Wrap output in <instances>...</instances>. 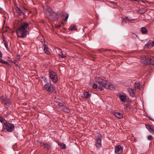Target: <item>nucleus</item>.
<instances>
[{"label":"nucleus","mask_w":154,"mask_h":154,"mask_svg":"<svg viewBox=\"0 0 154 154\" xmlns=\"http://www.w3.org/2000/svg\"><path fill=\"white\" fill-rule=\"evenodd\" d=\"M44 51L45 52V53L47 54H50V51L49 50L48 47V46L46 45L45 44L44 45Z\"/></svg>","instance_id":"nucleus-22"},{"label":"nucleus","mask_w":154,"mask_h":154,"mask_svg":"<svg viewBox=\"0 0 154 154\" xmlns=\"http://www.w3.org/2000/svg\"><path fill=\"white\" fill-rule=\"evenodd\" d=\"M91 97V94L88 92H85L84 93L83 96L82 97L85 99L89 98Z\"/></svg>","instance_id":"nucleus-20"},{"label":"nucleus","mask_w":154,"mask_h":154,"mask_svg":"<svg viewBox=\"0 0 154 154\" xmlns=\"http://www.w3.org/2000/svg\"><path fill=\"white\" fill-rule=\"evenodd\" d=\"M39 143L41 144L42 146H44V148L46 149L47 150H48L50 149L51 147V144L50 143H45L42 142H40Z\"/></svg>","instance_id":"nucleus-16"},{"label":"nucleus","mask_w":154,"mask_h":154,"mask_svg":"<svg viewBox=\"0 0 154 154\" xmlns=\"http://www.w3.org/2000/svg\"><path fill=\"white\" fill-rule=\"evenodd\" d=\"M120 100L122 102H125L126 100V97L124 95H120Z\"/></svg>","instance_id":"nucleus-26"},{"label":"nucleus","mask_w":154,"mask_h":154,"mask_svg":"<svg viewBox=\"0 0 154 154\" xmlns=\"http://www.w3.org/2000/svg\"><path fill=\"white\" fill-rule=\"evenodd\" d=\"M57 108L59 111L63 110V111L67 113H69L70 112V110L68 108L63 105L62 103H58Z\"/></svg>","instance_id":"nucleus-4"},{"label":"nucleus","mask_w":154,"mask_h":154,"mask_svg":"<svg viewBox=\"0 0 154 154\" xmlns=\"http://www.w3.org/2000/svg\"><path fill=\"white\" fill-rule=\"evenodd\" d=\"M96 81L99 85L101 86L102 87H105L104 85L106 82V81L104 80L100 77H97L96 78Z\"/></svg>","instance_id":"nucleus-9"},{"label":"nucleus","mask_w":154,"mask_h":154,"mask_svg":"<svg viewBox=\"0 0 154 154\" xmlns=\"http://www.w3.org/2000/svg\"><path fill=\"white\" fill-rule=\"evenodd\" d=\"M150 45V44L149 43V42H148L146 44V45H145V46L144 47L145 48H148L149 46V45Z\"/></svg>","instance_id":"nucleus-35"},{"label":"nucleus","mask_w":154,"mask_h":154,"mask_svg":"<svg viewBox=\"0 0 154 154\" xmlns=\"http://www.w3.org/2000/svg\"><path fill=\"white\" fill-rule=\"evenodd\" d=\"M146 63V64L153 65L154 64V57L153 56L148 57Z\"/></svg>","instance_id":"nucleus-11"},{"label":"nucleus","mask_w":154,"mask_h":154,"mask_svg":"<svg viewBox=\"0 0 154 154\" xmlns=\"http://www.w3.org/2000/svg\"><path fill=\"white\" fill-rule=\"evenodd\" d=\"M123 151V148L121 146H118L115 147V152L117 154H120Z\"/></svg>","instance_id":"nucleus-10"},{"label":"nucleus","mask_w":154,"mask_h":154,"mask_svg":"<svg viewBox=\"0 0 154 154\" xmlns=\"http://www.w3.org/2000/svg\"><path fill=\"white\" fill-rule=\"evenodd\" d=\"M16 10L17 12L20 15H24L25 14L24 12V10H25L23 8H20L17 7L16 8Z\"/></svg>","instance_id":"nucleus-14"},{"label":"nucleus","mask_w":154,"mask_h":154,"mask_svg":"<svg viewBox=\"0 0 154 154\" xmlns=\"http://www.w3.org/2000/svg\"><path fill=\"white\" fill-rule=\"evenodd\" d=\"M101 141L102 138L101 137H99L96 140V145L97 148L99 149L102 147Z\"/></svg>","instance_id":"nucleus-13"},{"label":"nucleus","mask_w":154,"mask_h":154,"mask_svg":"<svg viewBox=\"0 0 154 154\" xmlns=\"http://www.w3.org/2000/svg\"><path fill=\"white\" fill-rule=\"evenodd\" d=\"M148 57V56H146L144 55L141 56L140 57V60L141 62L146 64V62H147Z\"/></svg>","instance_id":"nucleus-18"},{"label":"nucleus","mask_w":154,"mask_h":154,"mask_svg":"<svg viewBox=\"0 0 154 154\" xmlns=\"http://www.w3.org/2000/svg\"><path fill=\"white\" fill-rule=\"evenodd\" d=\"M30 23L26 22L21 23L20 26L16 31L18 37L21 38L25 37L28 34V29H29Z\"/></svg>","instance_id":"nucleus-1"},{"label":"nucleus","mask_w":154,"mask_h":154,"mask_svg":"<svg viewBox=\"0 0 154 154\" xmlns=\"http://www.w3.org/2000/svg\"><path fill=\"white\" fill-rule=\"evenodd\" d=\"M70 30H76L77 29L76 26L75 25H71L70 26L69 28Z\"/></svg>","instance_id":"nucleus-25"},{"label":"nucleus","mask_w":154,"mask_h":154,"mask_svg":"<svg viewBox=\"0 0 154 154\" xmlns=\"http://www.w3.org/2000/svg\"><path fill=\"white\" fill-rule=\"evenodd\" d=\"M99 51H100V52H102V51H104V50L103 49H100L99 50Z\"/></svg>","instance_id":"nucleus-38"},{"label":"nucleus","mask_w":154,"mask_h":154,"mask_svg":"<svg viewBox=\"0 0 154 154\" xmlns=\"http://www.w3.org/2000/svg\"><path fill=\"white\" fill-rule=\"evenodd\" d=\"M58 145L61 147L62 149H65L66 148V145L63 143H58Z\"/></svg>","instance_id":"nucleus-24"},{"label":"nucleus","mask_w":154,"mask_h":154,"mask_svg":"<svg viewBox=\"0 0 154 154\" xmlns=\"http://www.w3.org/2000/svg\"><path fill=\"white\" fill-rule=\"evenodd\" d=\"M20 59V56L19 55V56H18L15 59V61H17L19 60Z\"/></svg>","instance_id":"nucleus-34"},{"label":"nucleus","mask_w":154,"mask_h":154,"mask_svg":"<svg viewBox=\"0 0 154 154\" xmlns=\"http://www.w3.org/2000/svg\"><path fill=\"white\" fill-rule=\"evenodd\" d=\"M2 9L0 7V11H2Z\"/></svg>","instance_id":"nucleus-41"},{"label":"nucleus","mask_w":154,"mask_h":154,"mask_svg":"<svg viewBox=\"0 0 154 154\" xmlns=\"http://www.w3.org/2000/svg\"><path fill=\"white\" fill-rule=\"evenodd\" d=\"M105 87H103V89L104 88H109L111 90H114L115 89V87L112 84H109L106 81V82L104 85Z\"/></svg>","instance_id":"nucleus-12"},{"label":"nucleus","mask_w":154,"mask_h":154,"mask_svg":"<svg viewBox=\"0 0 154 154\" xmlns=\"http://www.w3.org/2000/svg\"><path fill=\"white\" fill-rule=\"evenodd\" d=\"M152 138V137L151 135H149L148 136V139L149 140H151Z\"/></svg>","instance_id":"nucleus-36"},{"label":"nucleus","mask_w":154,"mask_h":154,"mask_svg":"<svg viewBox=\"0 0 154 154\" xmlns=\"http://www.w3.org/2000/svg\"><path fill=\"white\" fill-rule=\"evenodd\" d=\"M114 115L119 119H121L123 117L122 114L119 112H116L113 113Z\"/></svg>","instance_id":"nucleus-19"},{"label":"nucleus","mask_w":154,"mask_h":154,"mask_svg":"<svg viewBox=\"0 0 154 154\" xmlns=\"http://www.w3.org/2000/svg\"><path fill=\"white\" fill-rule=\"evenodd\" d=\"M59 55L60 57H61L62 58H64L66 57V53L62 51H61L60 54H59Z\"/></svg>","instance_id":"nucleus-23"},{"label":"nucleus","mask_w":154,"mask_h":154,"mask_svg":"<svg viewBox=\"0 0 154 154\" xmlns=\"http://www.w3.org/2000/svg\"><path fill=\"white\" fill-rule=\"evenodd\" d=\"M141 31L142 33L143 34H146L147 32V29L145 27H142Z\"/></svg>","instance_id":"nucleus-28"},{"label":"nucleus","mask_w":154,"mask_h":154,"mask_svg":"<svg viewBox=\"0 0 154 154\" xmlns=\"http://www.w3.org/2000/svg\"><path fill=\"white\" fill-rule=\"evenodd\" d=\"M0 121L1 122H2V119H0Z\"/></svg>","instance_id":"nucleus-42"},{"label":"nucleus","mask_w":154,"mask_h":154,"mask_svg":"<svg viewBox=\"0 0 154 154\" xmlns=\"http://www.w3.org/2000/svg\"><path fill=\"white\" fill-rule=\"evenodd\" d=\"M2 56V52L0 51V58Z\"/></svg>","instance_id":"nucleus-39"},{"label":"nucleus","mask_w":154,"mask_h":154,"mask_svg":"<svg viewBox=\"0 0 154 154\" xmlns=\"http://www.w3.org/2000/svg\"><path fill=\"white\" fill-rule=\"evenodd\" d=\"M4 124L3 125V129L6 130L8 132H12L15 129V126L11 123H9L6 121L4 122Z\"/></svg>","instance_id":"nucleus-3"},{"label":"nucleus","mask_w":154,"mask_h":154,"mask_svg":"<svg viewBox=\"0 0 154 154\" xmlns=\"http://www.w3.org/2000/svg\"><path fill=\"white\" fill-rule=\"evenodd\" d=\"M128 91L130 95L132 97H134L135 96V94L133 89L132 88L129 89Z\"/></svg>","instance_id":"nucleus-21"},{"label":"nucleus","mask_w":154,"mask_h":154,"mask_svg":"<svg viewBox=\"0 0 154 154\" xmlns=\"http://www.w3.org/2000/svg\"><path fill=\"white\" fill-rule=\"evenodd\" d=\"M41 49H42V48H39L38 49V51Z\"/></svg>","instance_id":"nucleus-40"},{"label":"nucleus","mask_w":154,"mask_h":154,"mask_svg":"<svg viewBox=\"0 0 154 154\" xmlns=\"http://www.w3.org/2000/svg\"><path fill=\"white\" fill-rule=\"evenodd\" d=\"M134 86L135 89H139L140 88V85L139 83H135L134 84Z\"/></svg>","instance_id":"nucleus-27"},{"label":"nucleus","mask_w":154,"mask_h":154,"mask_svg":"<svg viewBox=\"0 0 154 154\" xmlns=\"http://www.w3.org/2000/svg\"><path fill=\"white\" fill-rule=\"evenodd\" d=\"M51 16V17L49 18L51 19L52 18L54 20L63 16V17L65 18V19L63 18V20L65 21H67L69 17V14L67 13L66 12L58 11L57 14L55 12L52 11Z\"/></svg>","instance_id":"nucleus-2"},{"label":"nucleus","mask_w":154,"mask_h":154,"mask_svg":"<svg viewBox=\"0 0 154 154\" xmlns=\"http://www.w3.org/2000/svg\"><path fill=\"white\" fill-rule=\"evenodd\" d=\"M4 45L6 47V48L7 49V50L8 51H9V49L8 48V45L6 42H4Z\"/></svg>","instance_id":"nucleus-31"},{"label":"nucleus","mask_w":154,"mask_h":154,"mask_svg":"<svg viewBox=\"0 0 154 154\" xmlns=\"http://www.w3.org/2000/svg\"><path fill=\"white\" fill-rule=\"evenodd\" d=\"M0 101L2 103H4L8 107L10 106L11 103L10 100L6 96H2L0 98Z\"/></svg>","instance_id":"nucleus-6"},{"label":"nucleus","mask_w":154,"mask_h":154,"mask_svg":"<svg viewBox=\"0 0 154 154\" xmlns=\"http://www.w3.org/2000/svg\"><path fill=\"white\" fill-rule=\"evenodd\" d=\"M122 22L123 23H127V21L126 20V18H124V17L122 18Z\"/></svg>","instance_id":"nucleus-33"},{"label":"nucleus","mask_w":154,"mask_h":154,"mask_svg":"<svg viewBox=\"0 0 154 154\" xmlns=\"http://www.w3.org/2000/svg\"><path fill=\"white\" fill-rule=\"evenodd\" d=\"M93 88L97 89L100 90H103V87H102L100 85H98L96 84H94L93 87Z\"/></svg>","instance_id":"nucleus-17"},{"label":"nucleus","mask_w":154,"mask_h":154,"mask_svg":"<svg viewBox=\"0 0 154 154\" xmlns=\"http://www.w3.org/2000/svg\"><path fill=\"white\" fill-rule=\"evenodd\" d=\"M44 11L46 17L48 18L51 17V15L53 10L50 7L47 6L44 8Z\"/></svg>","instance_id":"nucleus-5"},{"label":"nucleus","mask_w":154,"mask_h":154,"mask_svg":"<svg viewBox=\"0 0 154 154\" xmlns=\"http://www.w3.org/2000/svg\"><path fill=\"white\" fill-rule=\"evenodd\" d=\"M149 43L151 45L152 47L154 46V41L149 40Z\"/></svg>","instance_id":"nucleus-30"},{"label":"nucleus","mask_w":154,"mask_h":154,"mask_svg":"<svg viewBox=\"0 0 154 154\" xmlns=\"http://www.w3.org/2000/svg\"><path fill=\"white\" fill-rule=\"evenodd\" d=\"M49 76L51 80L54 83L56 82L58 80L57 74L52 71H49Z\"/></svg>","instance_id":"nucleus-7"},{"label":"nucleus","mask_w":154,"mask_h":154,"mask_svg":"<svg viewBox=\"0 0 154 154\" xmlns=\"http://www.w3.org/2000/svg\"><path fill=\"white\" fill-rule=\"evenodd\" d=\"M44 88L46 91L51 92H53L55 89L53 86L51 85V84L48 83L44 85Z\"/></svg>","instance_id":"nucleus-8"},{"label":"nucleus","mask_w":154,"mask_h":154,"mask_svg":"<svg viewBox=\"0 0 154 154\" xmlns=\"http://www.w3.org/2000/svg\"><path fill=\"white\" fill-rule=\"evenodd\" d=\"M42 80L46 84L48 83L47 78L45 77H42Z\"/></svg>","instance_id":"nucleus-29"},{"label":"nucleus","mask_w":154,"mask_h":154,"mask_svg":"<svg viewBox=\"0 0 154 154\" xmlns=\"http://www.w3.org/2000/svg\"><path fill=\"white\" fill-rule=\"evenodd\" d=\"M146 127L150 132L154 133V126L150 125H146Z\"/></svg>","instance_id":"nucleus-15"},{"label":"nucleus","mask_w":154,"mask_h":154,"mask_svg":"<svg viewBox=\"0 0 154 154\" xmlns=\"http://www.w3.org/2000/svg\"><path fill=\"white\" fill-rule=\"evenodd\" d=\"M63 25V22H61L58 25H56V27L59 28Z\"/></svg>","instance_id":"nucleus-32"},{"label":"nucleus","mask_w":154,"mask_h":154,"mask_svg":"<svg viewBox=\"0 0 154 154\" xmlns=\"http://www.w3.org/2000/svg\"><path fill=\"white\" fill-rule=\"evenodd\" d=\"M126 19H127L128 20H131V18L128 17H125Z\"/></svg>","instance_id":"nucleus-37"}]
</instances>
